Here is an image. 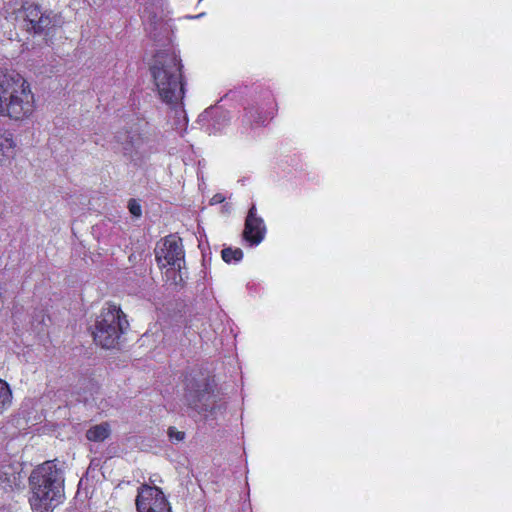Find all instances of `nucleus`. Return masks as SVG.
<instances>
[{
  "instance_id": "obj_1",
  "label": "nucleus",
  "mask_w": 512,
  "mask_h": 512,
  "mask_svg": "<svg viewBox=\"0 0 512 512\" xmlns=\"http://www.w3.org/2000/svg\"><path fill=\"white\" fill-rule=\"evenodd\" d=\"M35 108V95L26 78L15 69L0 68V117L24 121Z\"/></svg>"
},
{
  "instance_id": "obj_2",
  "label": "nucleus",
  "mask_w": 512,
  "mask_h": 512,
  "mask_svg": "<svg viewBox=\"0 0 512 512\" xmlns=\"http://www.w3.org/2000/svg\"><path fill=\"white\" fill-rule=\"evenodd\" d=\"M149 70L159 99L171 107L181 105L186 83L180 57L174 51H159Z\"/></svg>"
},
{
  "instance_id": "obj_3",
  "label": "nucleus",
  "mask_w": 512,
  "mask_h": 512,
  "mask_svg": "<svg viewBox=\"0 0 512 512\" xmlns=\"http://www.w3.org/2000/svg\"><path fill=\"white\" fill-rule=\"evenodd\" d=\"M29 503L33 512H51L64 497V475L54 461L36 467L30 477Z\"/></svg>"
},
{
  "instance_id": "obj_4",
  "label": "nucleus",
  "mask_w": 512,
  "mask_h": 512,
  "mask_svg": "<svg viewBox=\"0 0 512 512\" xmlns=\"http://www.w3.org/2000/svg\"><path fill=\"white\" fill-rule=\"evenodd\" d=\"M126 315L119 306L107 304L97 317L93 330V338L96 344L102 348H115L121 335L128 328Z\"/></svg>"
},
{
  "instance_id": "obj_5",
  "label": "nucleus",
  "mask_w": 512,
  "mask_h": 512,
  "mask_svg": "<svg viewBox=\"0 0 512 512\" xmlns=\"http://www.w3.org/2000/svg\"><path fill=\"white\" fill-rule=\"evenodd\" d=\"M186 404L198 414L216 417L218 412L225 410L224 403L217 400L213 392V385L207 377L198 380L190 379L185 394Z\"/></svg>"
},
{
  "instance_id": "obj_6",
  "label": "nucleus",
  "mask_w": 512,
  "mask_h": 512,
  "mask_svg": "<svg viewBox=\"0 0 512 512\" xmlns=\"http://www.w3.org/2000/svg\"><path fill=\"white\" fill-rule=\"evenodd\" d=\"M123 156L136 166L142 165L152 154V146L147 137L137 130H120L115 135Z\"/></svg>"
},
{
  "instance_id": "obj_7",
  "label": "nucleus",
  "mask_w": 512,
  "mask_h": 512,
  "mask_svg": "<svg viewBox=\"0 0 512 512\" xmlns=\"http://www.w3.org/2000/svg\"><path fill=\"white\" fill-rule=\"evenodd\" d=\"M155 258L161 268L172 266L178 270L185 262L182 240L176 235H168L160 240L154 250Z\"/></svg>"
},
{
  "instance_id": "obj_8",
  "label": "nucleus",
  "mask_w": 512,
  "mask_h": 512,
  "mask_svg": "<svg viewBox=\"0 0 512 512\" xmlns=\"http://www.w3.org/2000/svg\"><path fill=\"white\" fill-rule=\"evenodd\" d=\"M25 28L28 32L41 34L58 24V18L49 9L39 4L27 3L22 7Z\"/></svg>"
},
{
  "instance_id": "obj_9",
  "label": "nucleus",
  "mask_w": 512,
  "mask_h": 512,
  "mask_svg": "<svg viewBox=\"0 0 512 512\" xmlns=\"http://www.w3.org/2000/svg\"><path fill=\"white\" fill-rule=\"evenodd\" d=\"M136 508L138 512H172L161 489L146 484L138 489Z\"/></svg>"
},
{
  "instance_id": "obj_10",
  "label": "nucleus",
  "mask_w": 512,
  "mask_h": 512,
  "mask_svg": "<svg viewBox=\"0 0 512 512\" xmlns=\"http://www.w3.org/2000/svg\"><path fill=\"white\" fill-rule=\"evenodd\" d=\"M199 119L200 121L208 123L207 131L209 133H219L230 123L229 113L220 108H210L205 110L200 115Z\"/></svg>"
},
{
  "instance_id": "obj_11",
  "label": "nucleus",
  "mask_w": 512,
  "mask_h": 512,
  "mask_svg": "<svg viewBox=\"0 0 512 512\" xmlns=\"http://www.w3.org/2000/svg\"><path fill=\"white\" fill-rule=\"evenodd\" d=\"M273 117V109L263 105H249L244 109L242 123L247 127L264 124Z\"/></svg>"
},
{
  "instance_id": "obj_12",
  "label": "nucleus",
  "mask_w": 512,
  "mask_h": 512,
  "mask_svg": "<svg viewBox=\"0 0 512 512\" xmlns=\"http://www.w3.org/2000/svg\"><path fill=\"white\" fill-rule=\"evenodd\" d=\"M266 233V227L263 219H260V223H253L250 227L248 226V222H245V228L243 231L244 239L250 243L252 246H256L260 244Z\"/></svg>"
},
{
  "instance_id": "obj_13",
  "label": "nucleus",
  "mask_w": 512,
  "mask_h": 512,
  "mask_svg": "<svg viewBox=\"0 0 512 512\" xmlns=\"http://www.w3.org/2000/svg\"><path fill=\"white\" fill-rule=\"evenodd\" d=\"M21 484V476L11 466L3 467L0 471V488L4 491H12Z\"/></svg>"
},
{
  "instance_id": "obj_14",
  "label": "nucleus",
  "mask_w": 512,
  "mask_h": 512,
  "mask_svg": "<svg viewBox=\"0 0 512 512\" xmlns=\"http://www.w3.org/2000/svg\"><path fill=\"white\" fill-rule=\"evenodd\" d=\"M15 147L12 134L0 127V161L12 159L15 156Z\"/></svg>"
},
{
  "instance_id": "obj_15",
  "label": "nucleus",
  "mask_w": 512,
  "mask_h": 512,
  "mask_svg": "<svg viewBox=\"0 0 512 512\" xmlns=\"http://www.w3.org/2000/svg\"><path fill=\"white\" fill-rule=\"evenodd\" d=\"M110 435V427L107 423L95 425L87 430L86 437L89 441L102 442Z\"/></svg>"
},
{
  "instance_id": "obj_16",
  "label": "nucleus",
  "mask_w": 512,
  "mask_h": 512,
  "mask_svg": "<svg viewBox=\"0 0 512 512\" xmlns=\"http://www.w3.org/2000/svg\"><path fill=\"white\" fill-rule=\"evenodd\" d=\"M12 391L8 383L0 379V415L12 405Z\"/></svg>"
},
{
  "instance_id": "obj_17",
  "label": "nucleus",
  "mask_w": 512,
  "mask_h": 512,
  "mask_svg": "<svg viewBox=\"0 0 512 512\" xmlns=\"http://www.w3.org/2000/svg\"><path fill=\"white\" fill-rule=\"evenodd\" d=\"M224 262L230 264L232 262H239L243 258V252L240 248H224L221 252Z\"/></svg>"
},
{
  "instance_id": "obj_18",
  "label": "nucleus",
  "mask_w": 512,
  "mask_h": 512,
  "mask_svg": "<svg viewBox=\"0 0 512 512\" xmlns=\"http://www.w3.org/2000/svg\"><path fill=\"white\" fill-rule=\"evenodd\" d=\"M260 217H257L256 215V206L253 204L251 208L248 211V215L246 217V221L248 222V226L250 227L253 223H260Z\"/></svg>"
},
{
  "instance_id": "obj_19",
  "label": "nucleus",
  "mask_w": 512,
  "mask_h": 512,
  "mask_svg": "<svg viewBox=\"0 0 512 512\" xmlns=\"http://www.w3.org/2000/svg\"><path fill=\"white\" fill-rule=\"evenodd\" d=\"M128 208L130 213L135 217L141 216V206L139 203L136 202V200L131 199L128 203Z\"/></svg>"
},
{
  "instance_id": "obj_20",
  "label": "nucleus",
  "mask_w": 512,
  "mask_h": 512,
  "mask_svg": "<svg viewBox=\"0 0 512 512\" xmlns=\"http://www.w3.org/2000/svg\"><path fill=\"white\" fill-rule=\"evenodd\" d=\"M168 435L171 440L182 441L185 438V433L182 431L176 430L174 427H170L168 429Z\"/></svg>"
},
{
  "instance_id": "obj_21",
  "label": "nucleus",
  "mask_w": 512,
  "mask_h": 512,
  "mask_svg": "<svg viewBox=\"0 0 512 512\" xmlns=\"http://www.w3.org/2000/svg\"><path fill=\"white\" fill-rule=\"evenodd\" d=\"M214 199H215L216 201H218V202H221V201H222L221 199L217 198V195H214Z\"/></svg>"
},
{
  "instance_id": "obj_22",
  "label": "nucleus",
  "mask_w": 512,
  "mask_h": 512,
  "mask_svg": "<svg viewBox=\"0 0 512 512\" xmlns=\"http://www.w3.org/2000/svg\"><path fill=\"white\" fill-rule=\"evenodd\" d=\"M214 199H215L216 201H218V202H221V201H222L221 199L217 198V195H214Z\"/></svg>"
},
{
  "instance_id": "obj_23",
  "label": "nucleus",
  "mask_w": 512,
  "mask_h": 512,
  "mask_svg": "<svg viewBox=\"0 0 512 512\" xmlns=\"http://www.w3.org/2000/svg\"><path fill=\"white\" fill-rule=\"evenodd\" d=\"M214 199H215L216 201H218V202H221V201H222L221 199L217 198V195H214Z\"/></svg>"
}]
</instances>
